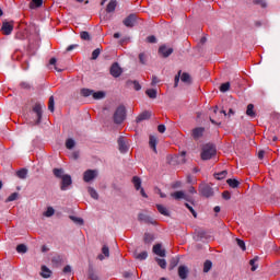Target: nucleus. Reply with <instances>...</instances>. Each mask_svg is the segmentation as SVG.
<instances>
[{"mask_svg": "<svg viewBox=\"0 0 280 280\" xmlns=\"http://www.w3.org/2000/svg\"><path fill=\"white\" fill-rule=\"evenodd\" d=\"M246 116L255 119L257 117V113H255V105L248 104L246 109Z\"/></svg>", "mask_w": 280, "mask_h": 280, "instance_id": "nucleus-18", "label": "nucleus"}, {"mask_svg": "<svg viewBox=\"0 0 280 280\" xmlns=\"http://www.w3.org/2000/svg\"><path fill=\"white\" fill-rule=\"evenodd\" d=\"M156 209L161 215H165L166 218H170V210L163 205H156Z\"/></svg>", "mask_w": 280, "mask_h": 280, "instance_id": "nucleus-20", "label": "nucleus"}, {"mask_svg": "<svg viewBox=\"0 0 280 280\" xmlns=\"http://www.w3.org/2000/svg\"><path fill=\"white\" fill-rule=\"evenodd\" d=\"M63 272H65V275H69V272H71V266L67 265V266L63 268Z\"/></svg>", "mask_w": 280, "mask_h": 280, "instance_id": "nucleus-64", "label": "nucleus"}, {"mask_svg": "<svg viewBox=\"0 0 280 280\" xmlns=\"http://www.w3.org/2000/svg\"><path fill=\"white\" fill-rule=\"evenodd\" d=\"M94 178H97V171L88 170L83 173L84 183H91V180H94Z\"/></svg>", "mask_w": 280, "mask_h": 280, "instance_id": "nucleus-9", "label": "nucleus"}, {"mask_svg": "<svg viewBox=\"0 0 280 280\" xmlns=\"http://www.w3.org/2000/svg\"><path fill=\"white\" fill-rule=\"evenodd\" d=\"M147 43L154 44L156 43V37L154 35H150L147 37Z\"/></svg>", "mask_w": 280, "mask_h": 280, "instance_id": "nucleus-56", "label": "nucleus"}, {"mask_svg": "<svg viewBox=\"0 0 280 280\" xmlns=\"http://www.w3.org/2000/svg\"><path fill=\"white\" fill-rule=\"evenodd\" d=\"M171 197L174 198V200H186L189 202V196H187L183 190H177L171 194Z\"/></svg>", "mask_w": 280, "mask_h": 280, "instance_id": "nucleus-11", "label": "nucleus"}, {"mask_svg": "<svg viewBox=\"0 0 280 280\" xmlns=\"http://www.w3.org/2000/svg\"><path fill=\"white\" fill-rule=\"evenodd\" d=\"M16 176H18V178H22V179L27 178V170L22 168V170L18 171Z\"/></svg>", "mask_w": 280, "mask_h": 280, "instance_id": "nucleus-37", "label": "nucleus"}, {"mask_svg": "<svg viewBox=\"0 0 280 280\" xmlns=\"http://www.w3.org/2000/svg\"><path fill=\"white\" fill-rule=\"evenodd\" d=\"M185 207L188 208L194 218H198V213L196 212V210H194V207H191L189 203H185Z\"/></svg>", "mask_w": 280, "mask_h": 280, "instance_id": "nucleus-51", "label": "nucleus"}, {"mask_svg": "<svg viewBox=\"0 0 280 280\" xmlns=\"http://www.w3.org/2000/svg\"><path fill=\"white\" fill-rule=\"evenodd\" d=\"M145 94L150 100H156V90L155 89H149L145 91Z\"/></svg>", "mask_w": 280, "mask_h": 280, "instance_id": "nucleus-33", "label": "nucleus"}, {"mask_svg": "<svg viewBox=\"0 0 280 280\" xmlns=\"http://www.w3.org/2000/svg\"><path fill=\"white\" fill-rule=\"evenodd\" d=\"M43 5V0H32L30 2L31 10H36V8H40Z\"/></svg>", "mask_w": 280, "mask_h": 280, "instance_id": "nucleus-29", "label": "nucleus"}, {"mask_svg": "<svg viewBox=\"0 0 280 280\" xmlns=\"http://www.w3.org/2000/svg\"><path fill=\"white\" fill-rule=\"evenodd\" d=\"M118 150L121 154H126V152H128V144H126V140L121 136L118 138Z\"/></svg>", "mask_w": 280, "mask_h": 280, "instance_id": "nucleus-12", "label": "nucleus"}, {"mask_svg": "<svg viewBox=\"0 0 280 280\" xmlns=\"http://www.w3.org/2000/svg\"><path fill=\"white\" fill-rule=\"evenodd\" d=\"M16 253H20V254L27 253V245H25V244L18 245L16 246Z\"/></svg>", "mask_w": 280, "mask_h": 280, "instance_id": "nucleus-41", "label": "nucleus"}, {"mask_svg": "<svg viewBox=\"0 0 280 280\" xmlns=\"http://www.w3.org/2000/svg\"><path fill=\"white\" fill-rule=\"evenodd\" d=\"M88 191H89L91 198H93L94 200H98L100 195L97 194V190H95L93 187H89Z\"/></svg>", "mask_w": 280, "mask_h": 280, "instance_id": "nucleus-31", "label": "nucleus"}, {"mask_svg": "<svg viewBox=\"0 0 280 280\" xmlns=\"http://www.w3.org/2000/svg\"><path fill=\"white\" fill-rule=\"evenodd\" d=\"M138 220H139V222H145V224H156V221H154V219H152L148 214H143V213H140L138 215Z\"/></svg>", "mask_w": 280, "mask_h": 280, "instance_id": "nucleus-14", "label": "nucleus"}, {"mask_svg": "<svg viewBox=\"0 0 280 280\" xmlns=\"http://www.w3.org/2000/svg\"><path fill=\"white\" fill-rule=\"evenodd\" d=\"M78 48V44H72L67 47L66 51H73V49Z\"/></svg>", "mask_w": 280, "mask_h": 280, "instance_id": "nucleus-61", "label": "nucleus"}, {"mask_svg": "<svg viewBox=\"0 0 280 280\" xmlns=\"http://www.w3.org/2000/svg\"><path fill=\"white\" fill-rule=\"evenodd\" d=\"M109 73L113 78H119L124 73V70L119 67L118 62H114L109 69Z\"/></svg>", "mask_w": 280, "mask_h": 280, "instance_id": "nucleus-7", "label": "nucleus"}, {"mask_svg": "<svg viewBox=\"0 0 280 280\" xmlns=\"http://www.w3.org/2000/svg\"><path fill=\"white\" fill-rule=\"evenodd\" d=\"M178 266V258H173L171 260V268L174 269Z\"/></svg>", "mask_w": 280, "mask_h": 280, "instance_id": "nucleus-57", "label": "nucleus"}, {"mask_svg": "<svg viewBox=\"0 0 280 280\" xmlns=\"http://www.w3.org/2000/svg\"><path fill=\"white\" fill-rule=\"evenodd\" d=\"M180 73H183V70H179L175 75V83H174L175 89L178 86V82H180Z\"/></svg>", "mask_w": 280, "mask_h": 280, "instance_id": "nucleus-52", "label": "nucleus"}, {"mask_svg": "<svg viewBox=\"0 0 280 280\" xmlns=\"http://www.w3.org/2000/svg\"><path fill=\"white\" fill-rule=\"evenodd\" d=\"M165 130H166L165 125L158 126V131L161 132V135H163V132H165Z\"/></svg>", "mask_w": 280, "mask_h": 280, "instance_id": "nucleus-60", "label": "nucleus"}, {"mask_svg": "<svg viewBox=\"0 0 280 280\" xmlns=\"http://www.w3.org/2000/svg\"><path fill=\"white\" fill-rule=\"evenodd\" d=\"M102 253L104 254V257H110V249L108 248V246L104 245L102 247Z\"/></svg>", "mask_w": 280, "mask_h": 280, "instance_id": "nucleus-49", "label": "nucleus"}, {"mask_svg": "<svg viewBox=\"0 0 280 280\" xmlns=\"http://www.w3.org/2000/svg\"><path fill=\"white\" fill-rule=\"evenodd\" d=\"M213 268V262L211 260H206L203 264V272H209Z\"/></svg>", "mask_w": 280, "mask_h": 280, "instance_id": "nucleus-40", "label": "nucleus"}, {"mask_svg": "<svg viewBox=\"0 0 280 280\" xmlns=\"http://www.w3.org/2000/svg\"><path fill=\"white\" fill-rule=\"evenodd\" d=\"M229 172L228 171H222L220 173H214V178H217V180H224V178H226Z\"/></svg>", "mask_w": 280, "mask_h": 280, "instance_id": "nucleus-30", "label": "nucleus"}, {"mask_svg": "<svg viewBox=\"0 0 280 280\" xmlns=\"http://www.w3.org/2000/svg\"><path fill=\"white\" fill-rule=\"evenodd\" d=\"M189 275V268L187 266H179L178 267V277L182 280L187 279V276Z\"/></svg>", "mask_w": 280, "mask_h": 280, "instance_id": "nucleus-16", "label": "nucleus"}, {"mask_svg": "<svg viewBox=\"0 0 280 280\" xmlns=\"http://www.w3.org/2000/svg\"><path fill=\"white\" fill-rule=\"evenodd\" d=\"M48 110H50V113H54V110H55V101H54V96H50V97H49V101H48Z\"/></svg>", "mask_w": 280, "mask_h": 280, "instance_id": "nucleus-47", "label": "nucleus"}, {"mask_svg": "<svg viewBox=\"0 0 280 280\" xmlns=\"http://www.w3.org/2000/svg\"><path fill=\"white\" fill-rule=\"evenodd\" d=\"M236 244L242 250H246V243L243 240L236 238Z\"/></svg>", "mask_w": 280, "mask_h": 280, "instance_id": "nucleus-50", "label": "nucleus"}, {"mask_svg": "<svg viewBox=\"0 0 280 280\" xmlns=\"http://www.w3.org/2000/svg\"><path fill=\"white\" fill-rule=\"evenodd\" d=\"M199 194L203 196V198H211L213 196V188L209 186V184H200Z\"/></svg>", "mask_w": 280, "mask_h": 280, "instance_id": "nucleus-3", "label": "nucleus"}, {"mask_svg": "<svg viewBox=\"0 0 280 280\" xmlns=\"http://www.w3.org/2000/svg\"><path fill=\"white\" fill-rule=\"evenodd\" d=\"M52 174L56 178H62V176H65V171L62 168H54Z\"/></svg>", "mask_w": 280, "mask_h": 280, "instance_id": "nucleus-34", "label": "nucleus"}, {"mask_svg": "<svg viewBox=\"0 0 280 280\" xmlns=\"http://www.w3.org/2000/svg\"><path fill=\"white\" fill-rule=\"evenodd\" d=\"M159 143V140L156 139V136H150L149 138V145L153 150V152L156 154V144Z\"/></svg>", "mask_w": 280, "mask_h": 280, "instance_id": "nucleus-19", "label": "nucleus"}, {"mask_svg": "<svg viewBox=\"0 0 280 280\" xmlns=\"http://www.w3.org/2000/svg\"><path fill=\"white\" fill-rule=\"evenodd\" d=\"M135 258L138 259L139 261H143V260L148 259V252L135 254Z\"/></svg>", "mask_w": 280, "mask_h": 280, "instance_id": "nucleus-32", "label": "nucleus"}, {"mask_svg": "<svg viewBox=\"0 0 280 280\" xmlns=\"http://www.w3.org/2000/svg\"><path fill=\"white\" fill-rule=\"evenodd\" d=\"M1 32L4 34V36H10V34L14 32V22H3Z\"/></svg>", "mask_w": 280, "mask_h": 280, "instance_id": "nucleus-6", "label": "nucleus"}, {"mask_svg": "<svg viewBox=\"0 0 280 280\" xmlns=\"http://www.w3.org/2000/svg\"><path fill=\"white\" fill-rule=\"evenodd\" d=\"M127 117V112H126V106L125 105H119L113 116L114 124L116 125H121L124 121H126Z\"/></svg>", "mask_w": 280, "mask_h": 280, "instance_id": "nucleus-1", "label": "nucleus"}, {"mask_svg": "<svg viewBox=\"0 0 280 280\" xmlns=\"http://www.w3.org/2000/svg\"><path fill=\"white\" fill-rule=\"evenodd\" d=\"M254 3L256 5H260L262 8H267L266 1H264V0H254Z\"/></svg>", "mask_w": 280, "mask_h": 280, "instance_id": "nucleus-54", "label": "nucleus"}, {"mask_svg": "<svg viewBox=\"0 0 280 280\" xmlns=\"http://www.w3.org/2000/svg\"><path fill=\"white\" fill-rule=\"evenodd\" d=\"M155 261L158 262L160 268H162L163 270H165L167 268V261L165 259H163V258H155Z\"/></svg>", "mask_w": 280, "mask_h": 280, "instance_id": "nucleus-36", "label": "nucleus"}, {"mask_svg": "<svg viewBox=\"0 0 280 280\" xmlns=\"http://www.w3.org/2000/svg\"><path fill=\"white\" fill-rule=\"evenodd\" d=\"M154 242V235L150 233L144 234V244H152Z\"/></svg>", "mask_w": 280, "mask_h": 280, "instance_id": "nucleus-38", "label": "nucleus"}, {"mask_svg": "<svg viewBox=\"0 0 280 280\" xmlns=\"http://www.w3.org/2000/svg\"><path fill=\"white\" fill-rule=\"evenodd\" d=\"M116 8H117V0H110L106 7V12L108 13L115 12Z\"/></svg>", "mask_w": 280, "mask_h": 280, "instance_id": "nucleus-22", "label": "nucleus"}, {"mask_svg": "<svg viewBox=\"0 0 280 280\" xmlns=\"http://www.w3.org/2000/svg\"><path fill=\"white\" fill-rule=\"evenodd\" d=\"M92 97L94 100H104V97H106V92H104V91L94 92L93 91Z\"/></svg>", "mask_w": 280, "mask_h": 280, "instance_id": "nucleus-27", "label": "nucleus"}, {"mask_svg": "<svg viewBox=\"0 0 280 280\" xmlns=\"http://www.w3.org/2000/svg\"><path fill=\"white\" fill-rule=\"evenodd\" d=\"M80 38L82 40H91V34H89V32H86V31H82L80 33Z\"/></svg>", "mask_w": 280, "mask_h": 280, "instance_id": "nucleus-45", "label": "nucleus"}, {"mask_svg": "<svg viewBox=\"0 0 280 280\" xmlns=\"http://www.w3.org/2000/svg\"><path fill=\"white\" fill-rule=\"evenodd\" d=\"M215 153H217L215 145L206 144L202 148L201 160L209 161V160L213 159V156H215Z\"/></svg>", "mask_w": 280, "mask_h": 280, "instance_id": "nucleus-2", "label": "nucleus"}, {"mask_svg": "<svg viewBox=\"0 0 280 280\" xmlns=\"http://www.w3.org/2000/svg\"><path fill=\"white\" fill-rule=\"evenodd\" d=\"M81 95L83 97H91V95H93V90L90 89H82L81 90Z\"/></svg>", "mask_w": 280, "mask_h": 280, "instance_id": "nucleus-44", "label": "nucleus"}, {"mask_svg": "<svg viewBox=\"0 0 280 280\" xmlns=\"http://www.w3.org/2000/svg\"><path fill=\"white\" fill-rule=\"evenodd\" d=\"M257 261H259V256H256L249 260V265L252 266V268H250L252 272H255V270H257V268H259V265H256Z\"/></svg>", "mask_w": 280, "mask_h": 280, "instance_id": "nucleus-24", "label": "nucleus"}, {"mask_svg": "<svg viewBox=\"0 0 280 280\" xmlns=\"http://www.w3.org/2000/svg\"><path fill=\"white\" fill-rule=\"evenodd\" d=\"M153 253L154 255H158V257H165V249H163V245H161V243L153 246Z\"/></svg>", "mask_w": 280, "mask_h": 280, "instance_id": "nucleus-15", "label": "nucleus"}, {"mask_svg": "<svg viewBox=\"0 0 280 280\" xmlns=\"http://www.w3.org/2000/svg\"><path fill=\"white\" fill-rule=\"evenodd\" d=\"M230 89H231L230 82H225V83L221 84V86H220L221 93H226V91H229Z\"/></svg>", "mask_w": 280, "mask_h": 280, "instance_id": "nucleus-46", "label": "nucleus"}, {"mask_svg": "<svg viewBox=\"0 0 280 280\" xmlns=\"http://www.w3.org/2000/svg\"><path fill=\"white\" fill-rule=\"evenodd\" d=\"M20 86H21V89H31V85L27 82L20 83Z\"/></svg>", "mask_w": 280, "mask_h": 280, "instance_id": "nucleus-62", "label": "nucleus"}, {"mask_svg": "<svg viewBox=\"0 0 280 280\" xmlns=\"http://www.w3.org/2000/svg\"><path fill=\"white\" fill-rule=\"evenodd\" d=\"M66 148L67 150H73V148H75V140H73L72 138H69L66 141Z\"/></svg>", "mask_w": 280, "mask_h": 280, "instance_id": "nucleus-35", "label": "nucleus"}, {"mask_svg": "<svg viewBox=\"0 0 280 280\" xmlns=\"http://www.w3.org/2000/svg\"><path fill=\"white\" fill-rule=\"evenodd\" d=\"M161 80H159V77L153 75L151 81V86H156V84H159Z\"/></svg>", "mask_w": 280, "mask_h": 280, "instance_id": "nucleus-53", "label": "nucleus"}, {"mask_svg": "<svg viewBox=\"0 0 280 280\" xmlns=\"http://www.w3.org/2000/svg\"><path fill=\"white\" fill-rule=\"evenodd\" d=\"M102 54V49L101 48H96L92 51V57L91 60H97V58H100V55Z\"/></svg>", "mask_w": 280, "mask_h": 280, "instance_id": "nucleus-42", "label": "nucleus"}, {"mask_svg": "<svg viewBox=\"0 0 280 280\" xmlns=\"http://www.w3.org/2000/svg\"><path fill=\"white\" fill-rule=\"evenodd\" d=\"M70 185H73V180L71 179V175H63L61 178V191H67L69 189Z\"/></svg>", "mask_w": 280, "mask_h": 280, "instance_id": "nucleus-5", "label": "nucleus"}, {"mask_svg": "<svg viewBox=\"0 0 280 280\" xmlns=\"http://www.w3.org/2000/svg\"><path fill=\"white\" fill-rule=\"evenodd\" d=\"M132 84H133L135 91H141V84L138 83V81H133Z\"/></svg>", "mask_w": 280, "mask_h": 280, "instance_id": "nucleus-59", "label": "nucleus"}, {"mask_svg": "<svg viewBox=\"0 0 280 280\" xmlns=\"http://www.w3.org/2000/svg\"><path fill=\"white\" fill-rule=\"evenodd\" d=\"M159 54L162 58H170L174 54V48L167 47L165 45L160 46Z\"/></svg>", "mask_w": 280, "mask_h": 280, "instance_id": "nucleus-8", "label": "nucleus"}, {"mask_svg": "<svg viewBox=\"0 0 280 280\" xmlns=\"http://www.w3.org/2000/svg\"><path fill=\"white\" fill-rule=\"evenodd\" d=\"M180 80L185 84H189L191 82V75H189V73H187V72H183V73H180Z\"/></svg>", "mask_w": 280, "mask_h": 280, "instance_id": "nucleus-28", "label": "nucleus"}, {"mask_svg": "<svg viewBox=\"0 0 280 280\" xmlns=\"http://www.w3.org/2000/svg\"><path fill=\"white\" fill-rule=\"evenodd\" d=\"M139 61L141 65H148V55L145 52H140Z\"/></svg>", "mask_w": 280, "mask_h": 280, "instance_id": "nucleus-39", "label": "nucleus"}, {"mask_svg": "<svg viewBox=\"0 0 280 280\" xmlns=\"http://www.w3.org/2000/svg\"><path fill=\"white\" fill-rule=\"evenodd\" d=\"M54 213H56V210H54V208L48 207L47 211L44 212L45 218H51V215H54Z\"/></svg>", "mask_w": 280, "mask_h": 280, "instance_id": "nucleus-48", "label": "nucleus"}, {"mask_svg": "<svg viewBox=\"0 0 280 280\" xmlns=\"http://www.w3.org/2000/svg\"><path fill=\"white\" fill-rule=\"evenodd\" d=\"M89 279L91 280H100V278L97 277V275H95L93 271L89 272Z\"/></svg>", "mask_w": 280, "mask_h": 280, "instance_id": "nucleus-58", "label": "nucleus"}, {"mask_svg": "<svg viewBox=\"0 0 280 280\" xmlns=\"http://www.w3.org/2000/svg\"><path fill=\"white\" fill-rule=\"evenodd\" d=\"M222 198L224 200H231V192L229 190L223 191Z\"/></svg>", "mask_w": 280, "mask_h": 280, "instance_id": "nucleus-55", "label": "nucleus"}, {"mask_svg": "<svg viewBox=\"0 0 280 280\" xmlns=\"http://www.w3.org/2000/svg\"><path fill=\"white\" fill-rule=\"evenodd\" d=\"M132 184L137 191H139V189H141V178L139 176L132 177Z\"/></svg>", "mask_w": 280, "mask_h": 280, "instance_id": "nucleus-25", "label": "nucleus"}, {"mask_svg": "<svg viewBox=\"0 0 280 280\" xmlns=\"http://www.w3.org/2000/svg\"><path fill=\"white\" fill-rule=\"evenodd\" d=\"M122 277H124L125 279H130V277H132V272H130V271H125V272L122 273Z\"/></svg>", "mask_w": 280, "mask_h": 280, "instance_id": "nucleus-63", "label": "nucleus"}, {"mask_svg": "<svg viewBox=\"0 0 280 280\" xmlns=\"http://www.w3.org/2000/svg\"><path fill=\"white\" fill-rule=\"evenodd\" d=\"M150 117H152V114L148 110L141 113L137 118H136V122L137 124H141V121H145L148 119H150Z\"/></svg>", "mask_w": 280, "mask_h": 280, "instance_id": "nucleus-17", "label": "nucleus"}, {"mask_svg": "<svg viewBox=\"0 0 280 280\" xmlns=\"http://www.w3.org/2000/svg\"><path fill=\"white\" fill-rule=\"evenodd\" d=\"M40 276L43 277V279H49V277H51V270H49L47 266H42Z\"/></svg>", "mask_w": 280, "mask_h": 280, "instance_id": "nucleus-21", "label": "nucleus"}, {"mask_svg": "<svg viewBox=\"0 0 280 280\" xmlns=\"http://www.w3.org/2000/svg\"><path fill=\"white\" fill-rule=\"evenodd\" d=\"M69 218L72 222H74V224H78V226L84 225V219H82L80 217H74V215H70Z\"/></svg>", "mask_w": 280, "mask_h": 280, "instance_id": "nucleus-26", "label": "nucleus"}, {"mask_svg": "<svg viewBox=\"0 0 280 280\" xmlns=\"http://www.w3.org/2000/svg\"><path fill=\"white\" fill-rule=\"evenodd\" d=\"M19 199V192H12L7 199L5 202H14Z\"/></svg>", "mask_w": 280, "mask_h": 280, "instance_id": "nucleus-43", "label": "nucleus"}, {"mask_svg": "<svg viewBox=\"0 0 280 280\" xmlns=\"http://www.w3.org/2000/svg\"><path fill=\"white\" fill-rule=\"evenodd\" d=\"M226 183L232 189H237L240 187V180L237 179L229 178Z\"/></svg>", "mask_w": 280, "mask_h": 280, "instance_id": "nucleus-23", "label": "nucleus"}, {"mask_svg": "<svg viewBox=\"0 0 280 280\" xmlns=\"http://www.w3.org/2000/svg\"><path fill=\"white\" fill-rule=\"evenodd\" d=\"M202 135H205L203 127H197V128L192 129L191 137H192V139H195V141H198V139H200V137H202Z\"/></svg>", "mask_w": 280, "mask_h": 280, "instance_id": "nucleus-13", "label": "nucleus"}, {"mask_svg": "<svg viewBox=\"0 0 280 280\" xmlns=\"http://www.w3.org/2000/svg\"><path fill=\"white\" fill-rule=\"evenodd\" d=\"M124 26L125 27H132L133 25L137 24V14L131 13L129 14L124 21Z\"/></svg>", "mask_w": 280, "mask_h": 280, "instance_id": "nucleus-10", "label": "nucleus"}, {"mask_svg": "<svg viewBox=\"0 0 280 280\" xmlns=\"http://www.w3.org/2000/svg\"><path fill=\"white\" fill-rule=\"evenodd\" d=\"M43 108H46L45 104L37 103L33 107V113H35L37 120L35 121L36 125L40 124L43 119Z\"/></svg>", "mask_w": 280, "mask_h": 280, "instance_id": "nucleus-4", "label": "nucleus"}]
</instances>
